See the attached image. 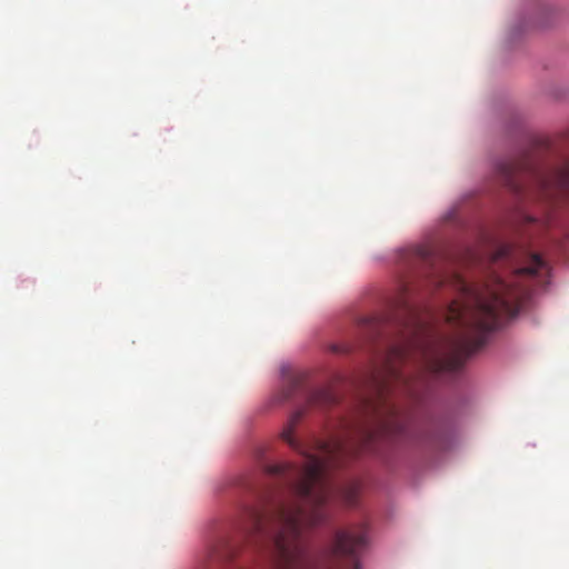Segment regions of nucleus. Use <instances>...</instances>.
<instances>
[{
  "mask_svg": "<svg viewBox=\"0 0 569 569\" xmlns=\"http://www.w3.org/2000/svg\"><path fill=\"white\" fill-rule=\"evenodd\" d=\"M549 271L547 262L532 253L526 266L515 270L510 281L495 277L478 292H472L459 274H452L456 284L472 295L469 303H453L448 310V321L461 329L453 338L435 337L418 311L403 299L402 315L392 323L398 340L388 343L380 365L369 378L381 405L387 406L388 397L395 392L419 399L428 385V376L458 371L486 345L489 333L500 326L502 317L513 315L515 301L527 291L520 281H543Z\"/></svg>",
  "mask_w": 569,
  "mask_h": 569,
  "instance_id": "nucleus-1",
  "label": "nucleus"
},
{
  "mask_svg": "<svg viewBox=\"0 0 569 569\" xmlns=\"http://www.w3.org/2000/svg\"><path fill=\"white\" fill-rule=\"evenodd\" d=\"M305 457L302 466L281 462L267 467L280 477L287 497L271 498L259 507L248 506L239 525L240 535L272 557L274 569H307L311 566L303 532L326 522L325 509L332 487L328 471L349 457L371 447H292Z\"/></svg>",
  "mask_w": 569,
  "mask_h": 569,
  "instance_id": "nucleus-2",
  "label": "nucleus"
},
{
  "mask_svg": "<svg viewBox=\"0 0 569 569\" xmlns=\"http://www.w3.org/2000/svg\"><path fill=\"white\" fill-rule=\"evenodd\" d=\"M497 172L501 181L516 193L527 189V182L521 177L527 173L537 197L542 200L556 202L560 198H569V158L561 159L545 171L532 170L522 160L508 159L498 163Z\"/></svg>",
  "mask_w": 569,
  "mask_h": 569,
  "instance_id": "nucleus-3",
  "label": "nucleus"
},
{
  "mask_svg": "<svg viewBox=\"0 0 569 569\" xmlns=\"http://www.w3.org/2000/svg\"><path fill=\"white\" fill-rule=\"evenodd\" d=\"M367 532L365 525L338 530L332 542V555L337 561L347 559L350 568L335 563L329 569H360L359 555L368 543Z\"/></svg>",
  "mask_w": 569,
  "mask_h": 569,
  "instance_id": "nucleus-4",
  "label": "nucleus"
},
{
  "mask_svg": "<svg viewBox=\"0 0 569 569\" xmlns=\"http://www.w3.org/2000/svg\"><path fill=\"white\" fill-rule=\"evenodd\" d=\"M236 551L237 548L233 543L219 541L208 550L207 562L208 565L213 562H226L234 556Z\"/></svg>",
  "mask_w": 569,
  "mask_h": 569,
  "instance_id": "nucleus-5",
  "label": "nucleus"
},
{
  "mask_svg": "<svg viewBox=\"0 0 569 569\" xmlns=\"http://www.w3.org/2000/svg\"><path fill=\"white\" fill-rule=\"evenodd\" d=\"M283 387L278 395V401L283 402L290 400L302 387L305 377L301 373H290L286 375L283 372Z\"/></svg>",
  "mask_w": 569,
  "mask_h": 569,
  "instance_id": "nucleus-6",
  "label": "nucleus"
},
{
  "mask_svg": "<svg viewBox=\"0 0 569 569\" xmlns=\"http://www.w3.org/2000/svg\"><path fill=\"white\" fill-rule=\"evenodd\" d=\"M337 402V396L330 389H318L309 393L308 403L310 406H330Z\"/></svg>",
  "mask_w": 569,
  "mask_h": 569,
  "instance_id": "nucleus-7",
  "label": "nucleus"
},
{
  "mask_svg": "<svg viewBox=\"0 0 569 569\" xmlns=\"http://www.w3.org/2000/svg\"><path fill=\"white\" fill-rule=\"evenodd\" d=\"M363 326L366 327L369 338L376 340L381 338L387 330H389L391 325L383 319L370 318L365 320Z\"/></svg>",
  "mask_w": 569,
  "mask_h": 569,
  "instance_id": "nucleus-8",
  "label": "nucleus"
},
{
  "mask_svg": "<svg viewBox=\"0 0 569 569\" xmlns=\"http://www.w3.org/2000/svg\"><path fill=\"white\" fill-rule=\"evenodd\" d=\"M412 257L426 267H429L435 261V252L430 246L421 244L412 249Z\"/></svg>",
  "mask_w": 569,
  "mask_h": 569,
  "instance_id": "nucleus-9",
  "label": "nucleus"
},
{
  "mask_svg": "<svg viewBox=\"0 0 569 569\" xmlns=\"http://www.w3.org/2000/svg\"><path fill=\"white\" fill-rule=\"evenodd\" d=\"M331 349H332L333 352H348L349 351L348 347L336 346V345L332 346Z\"/></svg>",
  "mask_w": 569,
  "mask_h": 569,
  "instance_id": "nucleus-10",
  "label": "nucleus"
},
{
  "mask_svg": "<svg viewBox=\"0 0 569 569\" xmlns=\"http://www.w3.org/2000/svg\"><path fill=\"white\" fill-rule=\"evenodd\" d=\"M445 280H446V277H443V276H437L435 278V282L437 283V286H441L445 282Z\"/></svg>",
  "mask_w": 569,
  "mask_h": 569,
  "instance_id": "nucleus-11",
  "label": "nucleus"
},
{
  "mask_svg": "<svg viewBox=\"0 0 569 569\" xmlns=\"http://www.w3.org/2000/svg\"><path fill=\"white\" fill-rule=\"evenodd\" d=\"M388 410H389L390 412H392V413H395V412H396V408H395V407H389V408H388Z\"/></svg>",
  "mask_w": 569,
  "mask_h": 569,
  "instance_id": "nucleus-12",
  "label": "nucleus"
},
{
  "mask_svg": "<svg viewBox=\"0 0 569 569\" xmlns=\"http://www.w3.org/2000/svg\"><path fill=\"white\" fill-rule=\"evenodd\" d=\"M352 496H353V493H351V492H350V493H349V497H348L349 502H351V500L353 499V497H352Z\"/></svg>",
  "mask_w": 569,
  "mask_h": 569,
  "instance_id": "nucleus-13",
  "label": "nucleus"
},
{
  "mask_svg": "<svg viewBox=\"0 0 569 569\" xmlns=\"http://www.w3.org/2000/svg\"><path fill=\"white\" fill-rule=\"evenodd\" d=\"M500 254L506 256V254H507L506 250L503 249V250L500 252Z\"/></svg>",
  "mask_w": 569,
  "mask_h": 569,
  "instance_id": "nucleus-14",
  "label": "nucleus"
}]
</instances>
